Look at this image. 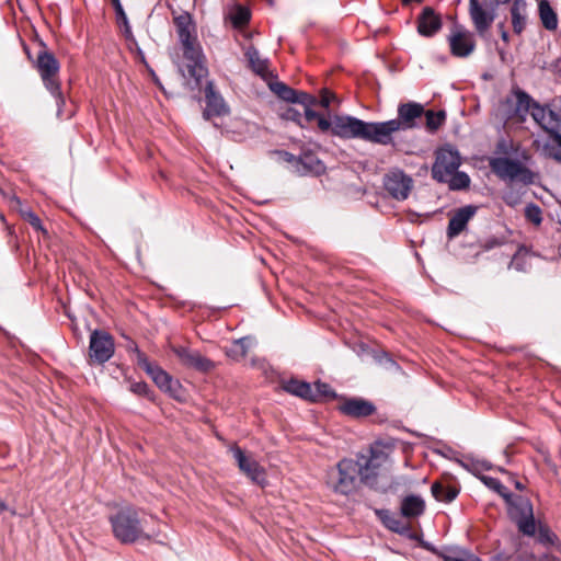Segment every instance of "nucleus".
<instances>
[{"instance_id": "f257e3e1", "label": "nucleus", "mask_w": 561, "mask_h": 561, "mask_svg": "<svg viewBox=\"0 0 561 561\" xmlns=\"http://www.w3.org/2000/svg\"><path fill=\"white\" fill-rule=\"evenodd\" d=\"M517 115L524 116L531 108L534 121L556 141L559 150L550 153L558 162H561V116L548 105L542 106L535 102L531 96L523 90L515 92Z\"/></svg>"}, {"instance_id": "f03ea898", "label": "nucleus", "mask_w": 561, "mask_h": 561, "mask_svg": "<svg viewBox=\"0 0 561 561\" xmlns=\"http://www.w3.org/2000/svg\"><path fill=\"white\" fill-rule=\"evenodd\" d=\"M27 57L33 62V67L37 70L45 88L55 98L58 107V115L65 105V96L60 89V81L58 78L60 64L55 55L47 49L43 41H38V50L36 58L32 59L30 51L25 48Z\"/></svg>"}, {"instance_id": "7ed1b4c3", "label": "nucleus", "mask_w": 561, "mask_h": 561, "mask_svg": "<svg viewBox=\"0 0 561 561\" xmlns=\"http://www.w3.org/2000/svg\"><path fill=\"white\" fill-rule=\"evenodd\" d=\"M114 537L122 543H133L140 538H148L144 533L146 520L131 506L123 507L110 516Z\"/></svg>"}, {"instance_id": "20e7f679", "label": "nucleus", "mask_w": 561, "mask_h": 561, "mask_svg": "<svg viewBox=\"0 0 561 561\" xmlns=\"http://www.w3.org/2000/svg\"><path fill=\"white\" fill-rule=\"evenodd\" d=\"M359 465L350 458L341 459L335 467L327 472V485L341 495H350L355 492L359 485L358 472Z\"/></svg>"}, {"instance_id": "39448f33", "label": "nucleus", "mask_w": 561, "mask_h": 561, "mask_svg": "<svg viewBox=\"0 0 561 561\" xmlns=\"http://www.w3.org/2000/svg\"><path fill=\"white\" fill-rule=\"evenodd\" d=\"M492 172L502 181L517 182L524 185L535 183L537 174L519 160L507 157L492 158L489 162Z\"/></svg>"}, {"instance_id": "423d86ee", "label": "nucleus", "mask_w": 561, "mask_h": 561, "mask_svg": "<svg viewBox=\"0 0 561 561\" xmlns=\"http://www.w3.org/2000/svg\"><path fill=\"white\" fill-rule=\"evenodd\" d=\"M510 518L517 525L518 530L526 536L536 534V522L533 504L528 497L511 494L505 501Z\"/></svg>"}, {"instance_id": "0eeeda50", "label": "nucleus", "mask_w": 561, "mask_h": 561, "mask_svg": "<svg viewBox=\"0 0 561 561\" xmlns=\"http://www.w3.org/2000/svg\"><path fill=\"white\" fill-rule=\"evenodd\" d=\"M461 164L459 151L450 145H445L435 151V161L432 165V178L438 183H445L451 173Z\"/></svg>"}, {"instance_id": "6e6552de", "label": "nucleus", "mask_w": 561, "mask_h": 561, "mask_svg": "<svg viewBox=\"0 0 561 561\" xmlns=\"http://www.w3.org/2000/svg\"><path fill=\"white\" fill-rule=\"evenodd\" d=\"M115 352L113 336L104 330H93L90 334L89 362L103 365L108 362Z\"/></svg>"}, {"instance_id": "1a4fd4ad", "label": "nucleus", "mask_w": 561, "mask_h": 561, "mask_svg": "<svg viewBox=\"0 0 561 561\" xmlns=\"http://www.w3.org/2000/svg\"><path fill=\"white\" fill-rule=\"evenodd\" d=\"M397 123L391 119L386 122H365L362 140L382 146L393 142L392 134L397 133Z\"/></svg>"}, {"instance_id": "9d476101", "label": "nucleus", "mask_w": 561, "mask_h": 561, "mask_svg": "<svg viewBox=\"0 0 561 561\" xmlns=\"http://www.w3.org/2000/svg\"><path fill=\"white\" fill-rule=\"evenodd\" d=\"M140 368L146 371L160 390L169 393L173 398H178V391L181 388L179 381H174L172 376L159 365L151 363L148 358L141 357Z\"/></svg>"}, {"instance_id": "9b49d317", "label": "nucleus", "mask_w": 561, "mask_h": 561, "mask_svg": "<svg viewBox=\"0 0 561 561\" xmlns=\"http://www.w3.org/2000/svg\"><path fill=\"white\" fill-rule=\"evenodd\" d=\"M383 186L391 197L404 201L412 190L413 180L402 170H394L385 176Z\"/></svg>"}, {"instance_id": "f8f14e48", "label": "nucleus", "mask_w": 561, "mask_h": 561, "mask_svg": "<svg viewBox=\"0 0 561 561\" xmlns=\"http://www.w3.org/2000/svg\"><path fill=\"white\" fill-rule=\"evenodd\" d=\"M365 121L350 115H334L333 136L342 139H362Z\"/></svg>"}, {"instance_id": "ddd939ff", "label": "nucleus", "mask_w": 561, "mask_h": 561, "mask_svg": "<svg viewBox=\"0 0 561 561\" xmlns=\"http://www.w3.org/2000/svg\"><path fill=\"white\" fill-rule=\"evenodd\" d=\"M397 112V118L391 121L398 124V131H405L417 127L416 121L423 116L425 110L421 103L407 102L399 104Z\"/></svg>"}, {"instance_id": "4468645a", "label": "nucleus", "mask_w": 561, "mask_h": 561, "mask_svg": "<svg viewBox=\"0 0 561 561\" xmlns=\"http://www.w3.org/2000/svg\"><path fill=\"white\" fill-rule=\"evenodd\" d=\"M183 46V57L188 61L187 71L192 78L199 84L201 80L207 75V69L203 65V55L196 45V37L188 39Z\"/></svg>"}, {"instance_id": "2eb2a0df", "label": "nucleus", "mask_w": 561, "mask_h": 561, "mask_svg": "<svg viewBox=\"0 0 561 561\" xmlns=\"http://www.w3.org/2000/svg\"><path fill=\"white\" fill-rule=\"evenodd\" d=\"M479 206L466 205L455 209L450 214L446 236L448 240H453L467 229L469 221L476 216Z\"/></svg>"}, {"instance_id": "dca6fc26", "label": "nucleus", "mask_w": 561, "mask_h": 561, "mask_svg": "<svg viewBox=\"0 0 561 561\" xmlns=\"http://www.w3.org/2000/svg\"><path fill=\"white\" fill-rule=\"evenodd\" d=\"M448 42L451 55L459 58L468 57L476 47L472 34L458 25L454 26Z\"/></svg>"}, {"instance_id": "f3484780", "label": "nucleus", "mask_w": 561, "mask_h": 561, "mask_svg": "<svg viewBox=\"0 0 561 561\" xmlns=\"http://www.w3.org/2000/svg\"><path fill=\"white\" fill-rule=\"evenodd\" d=\"M173 352L181 363L188 368H194L201 373H208L215 367L213 360L203 356L197 351H192L184 346H178L173 347Z\"/></svg>"}, {"instance_id": "a211bd4d", "label": "nucleus", "mask_w": 561, "mask_h": 561, "mask_svg": "<svg viewBox=\"0 0 561 561\" xmlns=\"http://www.w3.org/2000/svg\"><path fill=\"white\" fill-rule=\"evenodd\" d=\"M231 451L243 473L257 484L265 482V471L256 460L247 457L239 446L232 447Z\"/></svg>"}, {"instance_id": "6ab92c4d", "label": "nucleus", "mask_w": 561, "mask_h": 561, "mask_svg": "<svg viewBox=\"0 0 561 561\" xmlns=\"http://www.w3.org/2000/svg\"><path fill=\"white\" fill-rule=\"evenodd\" d=\"M205 101L206 108L203 112L205 119H210L213 116H222L229 113L224 98L215 90L211 81H208L205 87Z\"/></svg>"}, {"instance_id": "aec40b11", "label": "nucleus", "mask_w": 561, "mask_h": 561, "mask_svg": "<svg viewBox=\"0 0 561 561\" xmlns=\"http://www.w3.org/2000/svg\"><path fill=\"white\" fill-rule=\"evenodd\" d=\"M339 410L344 415L354 417V419H360V417H367L376 412V407L373 402L363 399V398H350L343 400L340 405Z\"/></svg>"}, {"instance_id": "412c9836", "label": "nucleus", "mask_w": 561, "mask_h": 561, "mask_svg": "<svg viewBox=\"0 0 561 561\" xmlns=\"http://www.w3.org/2000/svg\"><path fill=\"white\" fill-rule=\"evenodd\" d=\"M268 87L273 93H275L280 100L297 103V104H310L312 103L313 95L304 91H298L284 82L271 81Z\"/></svg>"}, {"instance_id": "4be33fe9", "label": "nucleus", "mask_w": 561, "mask_h": 561, "mask_svg": "<svg viewBox=\"0 0 561 561\" xmlns=\"http://www.w3.org/2000/svg\"><path fill=\"white\" fill-rule=\"evenodd\" d=\"M442 25L440 15L431 7H425L417 18V32L425 37L434 36Z\"/></svg>"}, {"instance_id": "5701e85b", "label": "nucleus", "mask_w": 561, "mask_h": 561, "mask_svg": "<svg viewBox=\"0 0 561 561\" xmlns=\"http://www.w3.org/2000/svg\"><path fill=\"white\" fill-rule=\"evenodd\" d=\"M469 13L478 33L488 31L494 21V10L486 11L479 0H469Z\"/></svg>"}, {"instance_id": "b1692460", "label": "nucleus", "mask_w": 561, "mask_h": 561, "mask_svg": "<svg viewBox=\"0 0 561 561\" xmlns=\"http://www.w3.org/2000/svg\"><path fill=\"white\" fill-rule=\"evenodd\" d=\"M325 171L323 162L312 151H305L299 156L297 173L300 175H320Z\"/></svg>"}, {"instance_id": "393cba45", "label": "nucleus", "mask_w": 561, "mask_h": 561, "mask_svg": "<svg viewBox=\"0 0 561 561\" xmlns=\"http://www.w3.org/2000/svg\"><path fill=\"white\" fill-rule=\"evenodd\" d=\"M284 390L310 402H317L318 391L313 390L312 385L309 382L290 379L284 385Z\"/></svg>"}, {"instance_id": "a878e982", "label": "nucleus", "mask_w": 561, "mask_h": 561, "mask_svg": "<svg viewBox=\"0 0 561 561\" xmlns=\"http://www.w3.org/2000/svg\"><path fill=\"white\" fill-rule=\"evenodd\" d=\"M402 516L415 518L425 511V502L420 495L410 494L402 499L400 507Z\"/></svg>"}, {"instance_id": "bb28decb", "label": "nucleus", "mask_w": 561, "mask_h": 561, "mask_svg": "<svg viewBox=\"0 0 561 561\" xmlns=\"http://www.w3.org/2000/svg\"><path fill=\"white\" fill-rule=\"evenodd\" d=\"M511 18L514 33L520 34L525 30L527 22V4L525 0L513 1Z\"/></svg>"}, {"instance_id": "cd10ccee", "label": "nucleus", "mask_w": 561, "mask_h": 561, "mask_svg": "<svg viewBox=\"0 0 561 561\" xmlns=\"http://www.w3.org/2000/svg\"><path fill=\"white\" fill-rule=\"evenodd\" d=\"M432 495L439 502L450 503L459 494V489L455 485L444 484L435 481L431 488Z\"/></svg>"}, {"instance_id": "c85d7f7f", "label": "nucleus", "mask_w": 561, "mask_h": 561, "mask_svg": "<svg viewBox=\"0 0 561 561\" xmlns=\"http://www.w3.org/2000/svg\"><path fill=\"white\" fill-rule=\"evenodd\" d=\"M539 18L542 26L548 31H556L558 27V15L548 0H540L538 4Z\"/></svg>"}, {"instance_id": "c756f323", "label": "nucleus", "mask_w": 561, "mask_h": 561, "mask_svg": "<svg viewBox=\"0 0 561 561\" xmlns=\"http://www.w3.org/2000/svg\"><path fill=\"white\" fill-rule=\"evenodd\" d=\"M174 25L181 44H186L188 39L195 37L193 34L192 19L188 13H183L174 18Z\"/></svg>"}, {"instance_id": "7c9ffc66", "label": "nucleus", "mask_w": 561, "mask_h": 561, "mask_svg": "<svg viewBox=\"0 0 561 561\" xmlns=\"http://www.w3.org/2000/svg\"><path fill=\"white\" fill-rule=\"evenodd\" d=\"M19 205V214L21 218L30 224V226L37 232H41L44 237L48 236V231L43 226L41 218L30 208L22 205L19 198H15Z\"/></svg>"}, {"instance_id": "2f4dec72", "label": "nucleus", "mask_w": 561, "mask_h": 561, "mask_svg": "<svg viewBox=\"0 0 561 561\" xmlns=\"http://www.w3.org/2000/svg\"><path fill=\"white\" fill-rule=\"evenodd\" d=\"M376 515L382 522V524L397 534H403L407 530V527L402 523L400 518H398L393 513L389 510H377Z\"/></svg>"}, {"instance_id": "473e14b6", "label": "nucleus", "mask_w": 561, "mask_h": 561, "mask_svg": "<svg viewBox=\"0 0 561 561\" xmlns=\"http://www.w3.org/2000/svg\"><path fill=\"white\" fill-rule=\"evenodd\" d=\"M245 57L250 68L257 75L264 76L267 71V61L260 57L259 50L254 46H250L245 51Z\"/></svg>"}, {"instance_id": "72a5a7b5", "label": "nucleus", "mask_w": 561, "mask_h": 561, "mask_svg": "<svg viewBox=\"0 0 561 561\" xmlns=\"http://www.w3.org/2000/svg\"><path fill=\"white\" fill-rule=\"evenodd\" d=\"M393 447L394 443L392 440H376L369 448V455L385 463Z\"/></svg>"}, {"instance_id": "f704fd0d", "label": "nucleus", "mask_w": 561, "mask_h": 561, "mask_svg": "<svg viewBox=\"0 0 561 561\" xmlns=\"http://www.w3.org/2000/svg\"><path fill=\"white\" fill-rule=\"evenodd\" d=\"M423 115L426 118L425 126L430 133H435L436 130H438L446 121V112L443 110L437 112L433 110H427Z\"/></svg>"}, {"instance_id": "c9c22d12", "label": "nucleus", "mask_w": 561, "mask_h": 561, "mask_svg": "<svg viewBox=\"0 0 561 561\" xmlns=\"http://www.w3.org/2000/svg\"><path fill=\"white\" fill-rule=\"evenodd\" d=\"M445 183L448 184L450 191H462L469 188L471 180L466 172L457 170L450 174V178Z\"/></svg>"}, {"instance_id": "e433bc0d", "label": "nucleus", "mask_w": 561, "mask_h": 561, "mask_svg": "<svg viewBox=\"0 0 561 561\" xmlns=\"http://www.w3.org/2000/svg\"><path fill=\"white\" fill-rule=\"evenodd\" d=\"M250 19L251 12L249 8L241 4H237L230 13V21L237 28L245 26L250 22Z\"/></svg>"}, {"instance_id": "4c0bfd02", "label": "nucleus", "mask_w": 561, "mask_h": 561, "mask_svg": "<svg viewBox=\"0 0 561 561\" xmlns=\"http://www.w3.org/2000/svg\"><path fill=\"white\" fill-rule=\"evenodd\" d=\"M355 461L359 465L360 468V471L358 472L359 483H363L369 488H376L378 471L370 469V467L364 463L362 460Z\"/></svg>"}, {"instance_id": "58836bf2", "label": "nucleus", "mask_w": 561, "mask_h": 561, "mask_svg": "<svg viewBox=\"0 0 561 561\" xmlns=\"http://www.w3.org/2000/svg\"><path fill=\"white\" fill-rule=\"evenodd\" d=\"M481 481L491 490L495 491L504 501L511 499V492L503 483L493 477L482 476Z\"/></svg>"}, {"instance_id": "ea45409f", "label": "nucleus", "mask_w": 561, "mask_h": 561, "mask_svg": "<svg viewBox=\"0 0 561 561\" xmlns=\"http://www.w3.org/2000/svg\"><path fill=\"white\" fill-rule=\"evenodd\" d=\"M525 218L534 225L539 226L542 222L541 208L535 203L527 204L525 207Z\"/></svg>"}, {"instance_id": "a19ab883", "label": "nucleus", "mask_w": 561, "mask_h": 561, "mask_svg": "<svg viewBox=\"0 0 561 561\" xmlns=\"http://www.w3.org/2000/svg\"><path fill=\"white\" fill-rule=\"evenodd\" d=\"M129 390L139 396L149 399L150 401L154 400L153 391L149 388L148 383L145 381H134L129 386Z\"/></svg>"}, {"instance_id": "79ce46f5", "label": "nucleus", "mask_w": 561, "mask_h": 561, "mask_svg": "<svg viewBox=\"0 0 561 561\" xmlns=\"http://www.w3.org/2000/svg\"><path fill=\"white\" fill-rule=\"evenodd\" d=\"M444 561H481L477 556L466 550H454L443 556Z\"/></svg>"}, {"instance_id": "37998d69", "label": "nucleus", "mask_w": 561, "mask_h": 561, "mask_svg": "<svg viewBox=\"0 0 561 561\" xmlns=\"http://www.w3.org/2000/svg\"><path fill=\"white\" fill-rule=\"evenodd\" d=\"M376 359L379 364L383 365L389 370L399 371L401 370V367L398 365V363L390 356L387 352H381L376 356Z\"/></svg>"}, {"instance_id": "c03bdc74", "label": "nucleus", "mask_w": 561, "mask_h": 561, "mask_svg": "<svg viewBox=\"0 0 561 561\" xmlns=\"http://www.w3.org/2000/svg\"><path fill=\"white\" fill-rule=\"evenodd\" d=\"M304 106V110H305V119L306 122L308 123H311L313 121H317L318 117L321 115L319 113H317L314 110H312L313 106H317L318 105V99L313 95V100H312V103L310 104H301Z\"/></svg>"}, {"instance_id": "a18cd8bd", "label": "nucleus", "mask_w": 561, "mask_h": 561, "mask_svg": "<svg viewBox=\"0 0 561 561\" xmlns=\"http://www.w3.org/2000/svg\"><path fill=\"white\" fill-rule=\"evenodd\" d=\"M556 538H557L556 535L549 529V527H547V526H540L539 527V529H538V540L541 543L552 545Z\"/></svg>"}, {"instance_id": "49530a36", "label": "nucleus", "mask_w": 561, "mask_h": 561, "mask_svg": "<svg viewBox=\"0 0 561 561\" xmlns=\"http://www.w3.org/2000/svg\"><path fill=\"white\" fill-rule=\"evenodd\" d=\"M112 4L115 9L117 21L122 22L126 26V32L130 33V27L128 25L127 15L122 7V3L119 0H112Z\"/></svg>"}, {"instance_id": "de8ad7c7", "label": "nucleus", "mask_w": 561, "mask_h": 561, "mask_svg": "<svg viewBox=\"0 0 561 561\" xmlns=\"http://www.w3.org/2000/svg\"><path fill=\"white\" fill-rule=\"evenodd\" d=\"M317 125L322 133H330L333 135L334 116L327 118L323 115H320L317 119Z\"/></svg>"}, {"instance_id": "09e8293b", "label": "nucleus", "mask_w": 561, "mask_h": 561, "mask_svg": "<svg viewBox=\"0 0 561 561\" xmlns=\"http://www.w3.org/2000/svg\"><path fill=\"white\" fill-rule=\"evenodd\" d=\"M313 390H317V401L321 399L322 397H332L334 396V392L332 391L331 387L328 383L324 382H316L313 386Z\"/></svg>"}, {"instance_id": "8fccbe9b", "label": "nucleus", "mask_w": 561, "mask_h": 561, "mask_svg": "<svg viewBox=\"0 0 561 561\" xmlns=\"http://www.w3.org/2000/svg\"><path fill=\"white\" fill-rule=\"evenodd\" d=\"M126 348L129 353H134L136 355V362H137V365L139 367H141V357L144 358H148L147 355L141 352L138 347V345L136 344V342L134 341H128L127 345H126Z\"/></svg>"}, {"instance_id": "3c124183", "label": "nucleus", "mask_w": 561, "mask_h": 561, "mask_svg": "<svg viewBox=\"0 0 561 561\" xmlns=\"http://www.w3.org/2000/svg\"><path fill=\"white\" fill-rule=\"evenodd\" d=\"M334 98L335 95L331 91L322 89L320 100H318V105L328 108Z\"/></svg>"}, {"instance_id": "603ef678", "label": "nucleus", "mask_w": 561, "mask_h": 561, "mask_svg": "<svg viewBox=\"0 0 561 561\" xmlns=\"http://www.w3.org/2000/svg\"><path fill=\"white\" fill-rule=\"evenodd\" d=\"M358 460H362L364 463H366L367 466H369V467H370V469H373V470H377V471L379 470V468H380V467L382 466V463H383L382 461L375 459V457H374V456H370V455H369L368 457H367V456L362 455L360 457H358Z\"/></svg>"}, {"instance_id": "864d4df0", "label": "nucleus", "mask_w": 561, "mask_h": 561, "mask_svg": "<svg viewBox=\"0 0 561 561\" xmlns=\"http://www.w3.org/2000/svg\"><path fill=\"white\" fill-rule=\"evenodd\" d=\"M284 117L287 119L297 122L301 127H304V125L301 123V118H302L301 113L298 112L297 110L291 108V107L287 108V111L284 114Z\"/></svg>"}, {"instance_id": "5fc2aeb1", "label": "nucleus", "mask_w": 561, "mask_h": 561, "mask_svg": "<svg viewBox=\"0 0 561 561\" xmlns=\"http://www.w3.org/2000/svg\"><path fill=\"white\" fill-rule=\"evenodd\" d=\"M279 154L283 157V159L286 162L293 164L296 171L298 170L299 157H296L295 154H293L288 151H279Z\"/></svg>"}, {"instance_id": "6e6d98bb", "label": "nucleus", "mask_w": 561, "mask_h": 561, "mask_svg": "<svg viewBox=\"0 0 561 561\" xmlns=\"http://www.w3.org/2000/svg\"><path fill=\"white\" fill-rule=\"evenodd\" d=\"M234 346L238 348L237 352L241 356L244 357L247 355V353H248V344H247V339L245 337L236 340L234 341Z\"/></svg>"}, {"instance_id": "4d7b16f0", "label": "nucleus", "mask_w": 561, "mask_h": 561, "mask_svg": "<svg viewBox=\"0 0 561 561\" xmlns=\"http://www.w3.org/2000/svg\"><path fill=\"white\" fill-rule=\"evenodd\" d=\"M503 242L501 240H499L497 238H491V239H488L483 245V248L485 250H491L493 248H496V247H500L502 245Z\"/></svg>"}, {"instance_id": "13d9d810", "label": "nucleus", "mask_w": 561, "mask_h": 561, "mask_svg": "<svg viewBox=\"0 0 561 561\" xmlns=\"http://www.w3.org/2000/svg\"><path fill=\"white\" fill-rule=\"evenodd\" d=\"M552 111H554L558 115L561 114V95L554 98L549 104Z\"/></svg>"}, {"instance_id": "bf43d9fd", "label": "nucleus", "mask_w": 561, "mask_h": 561, "mask_svg": "<svg viewBox=\"0 0 561 561\" xmlns=\"http://www.w3.org/2000/svg\"><path fill=\"white\" fill-rule=\"evenodd\" d=\"M518 254H519V251L513 256L511 265H513L517 271H523L524 267L522 265V262H519Z\"/></svg>"}, {"instance_id": "052dcab7", "label": "nucleus", "mask_w": 561, "mask_h": 561, "mask_svg": "<svg viewBox=\"0 0 561 561\" xmlns=\"http://www.w3.org/2000/svg\"><path fill=\"white\" fill-rule=\"evenodd\" d=\"M511 1L512 0H492V2L490 3V8H492V10H495L499 4H505Z\"/></svg>"}, {"instance_id": "680f3d73", "label": "nucleus", "mask_w": 561, "mask_h": 561, "mask_svg": "<svg viewBox=\"0 0 561 561\" xmlns=\"http://www.w3.org/2000/svg\"><path fill=\"white\" fill-rule=\"evenodd\" d=\"M5 511H9V506L4 501L0 499V515Z\"/></svg>"}, {"instance_id": "e2e57ef3", "label": "nucleus", "mask_w": 561, "mask_h": 561, "mask_svg": "<svg viewBox=\"0 0 561 561\" xmlns=\"http://www.w3.org/2000/svg\"><path fill=\"white\" fill-rule=\"evenodd\" d=\"M514 485L519 491H523L525 489V485L522 482H519L518 480H514Z\"/></svg>"}, {"instance_id": "0e129e2a", "label": "nucleus", "mask_w": 561, "mask_h": 561, "mask_svg": "<svg viewBox=\"0 0 561 561\" xmlns=\"http://www.w3.org/2000/svg\"><path fill=\"white\" fill-rule=\"evenodd\" d=\"M403 5H408L411 2L421 3L423 0H401Z\"/></svg>"}, {"instance_id": "69168bd1", "label": "nucleus", "mask_w": 561, "mask_h": 561, "mask_svg": "<svg viewBox=\"0 0 561 561\" xmlns=\"http://www.w3.org/2000/svg\"><path fill=\"white\" fill-rule=\"evenodd\" d=\"M501 37L504 42H508V33L505 30L502 31Z\"/></svg>"}, {"instance_id": "338daca9", "label": "nucleus", "mask_w": 561, "mask_h": 561, "mask_svg": "<svg viewBox=\"0 0 561 561\" xmlns=\"http://www.w3.org/2000/svg\"><path fill=\"white\" fill-rule=\"evenodd\" d=\"M137 54L140 57L141 61H145V55H144L142 50L139 47H137Z\"/></svg>"}, {"instance_id": "774afa93", "label": "nucleus", "mask_w": 561, "mask_h": 561, "mask_svg": "<svg viewBox=\"0 0 561 561\" xmlns=\"http://www.w3.org/2000/svg\"><path fill=\"white\" fill-rule=\"evenodd\" d=\"M560 207H561V203H560Z\"/></svg>"}]
</instances>
